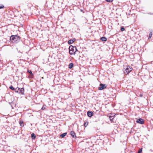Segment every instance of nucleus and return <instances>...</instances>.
<instances>
[{
    "instance_id": "obj_1",
    "label": "nucleus",
    "mask_w": 153,
    "mask_h": 153,
    "mask_svg": "<svg viewBox=\"0 0 153 153\" xmlns=\"http://www.w3.org/2000/svg\"><path fill=\"white\" fill-rule=\"evenodd\" d=\"M10 40L12 42L17 43L20 41V38L17 35H12L10 37Z\"/></svg>"
},
{
    "instance_id": "obj_2",
    "label": "nucleus",
    "mask_w": 153,
    "mask_h": 153,
    "mask_svg": "<svg viewBox=\"0 0 153 153\" xmlns=\"http://www.w3.org/2000/svg\"><path fill=\"white\" fill-rule=\"evenodd\" d=\"M69 53L71 55H74L76 52L78 51L76 46L70 45L69 48Z\"/></svg>"
},
{
    "instance_id": "obj_3",
    "label": "nucleus",
    "mask_w": 153,
    "mask_h": 153,
    "mask_svg": "<svg viewBox=\"0 0 153 153\" xmlns=\"http://www.w3.org/2000/svg\"><path fill=\"white\" fill-rule=\"evenodd\" d=\"M24 91L25 90L23 88H20L18 87L16 88V91H15V93L21 94H23Z\"/></svg>"
},
{
    "instance_id": "obj_4",
    "label": "nucleus",
    "mask_w": 153,
    "mask_h": 153,
    "mask_svg": "<svg viewBox=\"0 0 153 153\" xmlns=\"http://www.w3.org/2000/svg\"><path fill=\"white\" fill-rule=\"evenodd\" d=\"M124 73H126V74L129 73L132 70V68L131 67L129 66H128L125 67V68L124 69Z\"/></svg>"
},
{
    "instance_id": "obj_5",
    "label": "nucleus",
    "mask_w": 153,
    "mask_h": 153,
    "mask_svg": "<svg viewBox=\"0 0 153 153\" xmlns=\"http://www.w3.org/2000/svg\"><path fill=\"white\" fill-rule=\"evenodd\" d=\"M137 123H139L141 124H143L144 123V120L141 118L138 119L136 121Z\"/></svg>"
},
{
    "instance_id": "obj_6",
    "label": "nucleus",
    "mask_w": 153,
    "mask_h": 153,
    "mask_svg": "<svg viewBox=\"0 0 153 153\" xmlns=\"http://www.w3.org/2000/svg\"><path fill=\"white\" fill-rule=\"evenodd\" d=\"M100 87L98 88V89L99 90H102L106 88V86H105V85L102 83L100 84Z\"/></svg>"
},
{
    "instance_id": "obj_7",
    "label": "nucleus",
    "mask_w": 153,
    "mask_h": 153,
    "mask_svg": "<svg viewBox=\"0 0 153 153\" xmlns=\"http://www.w3.org/2000/svg\"><path fill=\"white\" fill-rule=\"evenodd\" d=\"M27 72L30 74V75L28 76L29 78H32L33 77V75L31 70H28Z\"/></svg>"
},
{
    "instance_id": "obj_8",
    "label": "nucleus",
    "mask_w": 153,
    "mask_h": 153,
    "mask_svg": "<svg viewBox=\"0 0 153 153\" xmlns=\"http://www.w3.org/2000/svg\"><path fill=\"white\" fill-rule=\"evenodd\" d=\"M87 114L89 117H91L93 115V113L91 111H88L87 113Z\"/></svg>"
},
{
    "instance_id": "obj_9",
    "label": "nucleus",
    "mask_w": 153,
    "mask_h": 153,
    "mask_svg": "<svg viewBox=\"0 0 153 153\" xmlns=\"http://www.w3.org/2000/svg\"><path fill=\"white\" fill-rule=\"evenodd\" d=\"M71 135L74 138H76V134L74 132V131H71Z\"/></svg>"
},
{
    "instance_id": "obj_10",
    "label": "nucleus",
    "mask_w": 153,
    "mask_h": 153,
    "mask_svg": "<svg viewBox=\"0 0 153 153\" xmlns=\"http://www.w3.org/2000/svg\"><path fill=\"white\" fill-rule=\"evenodd\" d=\"M100 39L103 41H106L107 40V38L105 37H102L100 38Z\"/></svg>"
},
{
    "instance_id": "obj_11",
    "label": "nucleus",
    "mask_w": 153,
    "mask_h": 153,
    "mask_svg": "<svg viewBox=\"0 0 153 153\" xmlns=\"http://www.w3.org/2000/svg\"><path fill=\"white\" fill-rule=\"evenodd\" d=\"M67 134V133L66 132L64 133H63L62 134H61L60 135V136L62 138H63L65 137V136Z\"/></svg>"
},
{
    "instance_id": "obj_12",
    "label": "nucleus",
    "mask_w": 153,
    "mask_h": 153,
    "mask_svg": "<svg viewBox=\"0 0 153 153\" xmlns=\"http://www.w3.org/2000/svg\"><path fill=\"white\" fill-rule=\"evenodd\" d=\"M74 42V41H73V40H72V39H70L68 40V43L69 44H72Z\"/></svg>"
},
{
    "instance_id": "obj_13",
    "label": "nucleus",
    "mask_w": 153,
    "mask_h": 153,
    "mask_svg": "<svg viewBox=\"0 0 153 153\" xmlns=\"http://www.w3.org/2000/svg\"><path fill=\"white\" fill-rule=\"evenodd\" d=\"M74 64L72 63H70L68 65V68L71 69L73 66Z\"/></svg>"
},
{
    "instance_id": "obj_14",
    "label": "nucleus",
    "mask_w": 153,
    "mask_h": 153,
    "mask_svg": "<svg viewBox=\"0 0 153 153\" xmlns=\"http://www.w3.org/2000/svg\"><path fill=\"white\" fill-rule=\"evenodd\" d=\"M9 88L12 91H16V88H14L13 87L12 85H10L9 87Z\"/></svg>"
},
{
    "instance_id": "obj_15",
    "label": "nucleus",
    "mask_w": 153,
    "mask_h": 153,
    "mask_svg": "<svg viewBox=\"0 0 153 153\" xmlns=\"http://www.w3.org/2000/svg\"><path fill=\"white\" fill-rule=\"evenodd\" d=\"M31 137L33 139H34L36 138V136L33 133L31 134Z\"/></svg>"
},
{
    "instance_id": "obj_16",
    "label": "nucleus",
    "mask_w": 153,
    "mask_h": 153,
    "mask_svg": "<svg viewBox=\"0 0 153 153\" xmlns=\"http://www.w3.org/2000/svg\"><path fill=\"white\" fill-rule=\"evenodd\" d=\"M19 124H20V126H21L23 127L24 126V125L23 123V122L22 121H20Z\"/></svg>"
},
{
    "instance_id": "obj_17",
    "label": "nucleus",
    "mask_w": 153,
    "mask_h": 153,
    "mask_svg": "<svg viewBox=\"0 0 153 153\" xmlns=\"http://www.w3.org/2000/svg\"><path fill=\"white\" fill-rule=\"evenodd\" d=\"M152 35V32H151L149 33V36L148 37V39H150L151 38Z\"/></svg>"
},
{
    "instance_id": "obj_18",
    "label": "nucleus",
    "mask_w": 153,
    "mask_h": 153,
    "mask_svg": "<svg viewBox=\"0 0 153 153\" xmlns=\"http://www.w3.org/2000/svg\"><path fill=\"white\" fill-rule=\"evenodd\" d=\"M88 122H85L84 123V126L85 127H86L87 125H88Z\"/></svg>"
},
{
    "instance_id": "obj_19",
    "label": "nucleus",
    "mask_w": 153,
    "mask_h": 153,
    "mask_svg": "<svg viewBox=\"0 0 153 153\" xmlns=\"http://www.w3.org/2000/svg\"><path fill=\"white\" fill-rule=\"evenodd\" d=\"M142 151V148L140 149L138 151L137 153H141Z\"/></svg>"
},
{
    "instance_id": "obj_20",
    "label": "nucleus",
    "mask_w": 153,
    "mask_h": 153,
    "mask_svg": "<svg viewBox=\"0 0 153 153\" xmlns=\"http://www.w3.org/2000/svg\"><path fill=\"white\" fill-rule=\"evenodd\" d=\"M125 30V29L124 27H121L120 28V30L122 31H123L124 30Z\"/></svg>"
},
{
    "instance_id": "obj_21",
    "label": "nucleus",
    "mask_w": 153,
    "mask_h": 153,
    "mask_svg": "<svg viewBox=\"0 0 153 153\" xmlns=\"http://www.w3.org/2000/svg\"><path fill=\"white\" fill-rule=\"evenodd\" d=\"M114 117L111 116H109V118L111 120H112L114 118Z\"/></svg>"
},
{
    "instance_id": "obj_22",
    "label": "nucleus",
    "mask_w": 153,
    "mask_h": 153,
    "mask_svg": "<svg viewBox=\"0 0 153 153\" xmlns=\"http://www.w3.org/2000/svg\"><path fill=\"white\" fill-rule=\"evenodd\" d=\"M106 2H110L113 1V0H106Z\"/></svg>"
},
{
    "instance_id": "obj_23",
    "label": "nucleus",
    "mask_w": 153,
    "mask_h": 153,
    "mask_svg": "<svg viewBox=\"0 0 153 153\" xmlns=\"http://www.w3.org/2000/svg\"><path fill=\"white\" fill-rule=\"evenodd\" d=\"M45 108V106L43 105L42 108V110H44Z\"/></svg>"
},
{
    "instance_id": "obj_24",
    "label": "nucleus",
    "mask_w": 153,
    "mask_h": 153,
    "mask_svg": "<svg viewBox=\"0 0 153 153\" xmlns=\"http://www.w3.org/2000/svg\"><path fill=\"white\" fill-rule=\"evenodd\" d=\"M4 7V6L3 5L1 4V6H0V9H2V8H3Z\"/></svg>"
},
{
    "instance_id": "obj_25",
    "label": "nucleus",
    "mask_w": 153,
    "mask_h": 153,
    "mask_svg": "<svg viewBox=\"0 0 153 153\" xmlns=\"http://www.w3.org/2000/svg\"><path fill=\"white\" fill-rule=\"evenodd\" d=\"M143 94H140V97H143Z\"/></svg>"
},
{
    "instance_id": "obj_26",
    "label": "nucleus",
    "mask_w": 153,
    "mask_h": 153,
    "mask_svg": "<svg viewBox=\"0 0 153 153\" xmlns=\"http://www.w3.org/2000/svg\"><path fill=\"white\" fill-rule=\"evenodd\" d=\"M148 14L150 15H153V13H149Z\"/></svg>"
},
{
    "instance_id": "obj_27",
    "label": "nucleus",
    "mask_w": 153,
    "mask_h": 153,
    "mask_svg": "<svg viewBox=\"0 0 153 153\" xmlns=\"http://www.w3.org/2000/svg\"><path fill=\"white\" fill-rule=\"evenodd\" d=\"M72 40H73V41H74V42L76 40L75 39H72Z\"/></svg>"
}]
</instances>
